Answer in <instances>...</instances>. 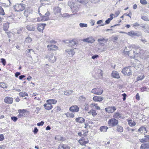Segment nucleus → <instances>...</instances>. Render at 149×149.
I'll list each match as a JSON object with an SVG mask.
<instances>
[{
    "mask_svg": "<svg viewBox=\"0 0 149 149\" xmlns=\"http://www.w3.org/2000/svg\"><path fill=\"white\" fill-rule=\"evenodd\" d=\"M129 52L128 56L131 58L139 57L142 59H145L148 57L147 53L139 47H136L134 48L133 52L130 51Z\"/></svg>",
    "mask_w": 149,
    "mask_h": 149,
    "instance_id": "nucleus-1",
    "label": "nucleus"
},
{
    "mask_svg": "<svg viewBox=\"0 0 149 149\" xmlns=\"http://www.w3.org/2000/svg\"><path fill=\"white\" fill-rule=\"evenodd\" d=\"M68 5L70 7L72 12L74 13L75 14L79 10V7L76 4L72 2H69L68 3Z\"/></svg>",
    "mask_w": 149,
    "mask_h": 149,
    "instance_id": "nucleus-2",
    "label": "nucleus"
},
{
    "mask_svg": "<svg viewBox=\"0 0 149 149\" xmlns=\"http://www.w3.org/2000/svg\"><path fill=\"white\" fill-rule=\"evenodd\" d=\"M132 67H126L123 68L122 70V72L124 75L130 76L132 74Z\"/></svg>",
    "mask_w": 149,
    "mask_h": 149,
    "instance_id": "nucleus-3",
    "label": "nucleus"
},
{
    "mask_svg": "<svg viewBox=\"0 0 149 149\" xmlns=\"http://www.w3.org/2000/svg\"><path fill=\"white\" fill-rule=\"evenodd\" d=\"M118 123V120L114 118L110 119L108 122V124L109 125L112 127H113L117 125Z\"/></svg>",
    "mask_w": 149,
    "mask_h": 149,
    "instance_id": "nucleus-4",
    "label": "nucleus"
},
{
    "mask_svg": "<svg viewBox=\"0 0 149 149\" xmlns=\"http://www.w3.org/2000/svg\"><path fill=\"white\" fill-rule=\"evenodd\" d=\"M24 5L22 3L17 4L14 6L15 10L16 11H21L25 9Z\"/></svg>",
    "mask_w": 149,
    "mask_h": 149,
    "instance_id": "nucleus-5",
    "label": "nucleus"
},
{
    "mask_svg": "<svg viewBox=\"0 0 149 149\" xmlns=\"http://www.w3.org/2000/svg\"><path fill=\"white\" fill-rule=\"evenodd\" d=\"M103 92V89L100 88H94L91 90V93L95 95H101Z\"/></svg>",
    "mask_w": 149,
    "mask_h": 149,
    "instance_id": "nucleus-6",
    "label": "nucleus"
},
{
    "mask_svg": "<svg viewBox=\"0 0 149 149\" xmlns=\"http://www.w3.org/2000/svg\"><path fill=\"white\" fill-rule=\"evenodd\" d=\"M54 54L51 53L46 56V58H47L49 61L51 63H53L55 62L56 60V58L54 56Z\"/></svg>",
    "mask_w": 149,
    "mask_h": 149,
    "instance_id": "nucleus-7",
    "label": "nucleus"
},
{
    "mask_svg": "<svg viewBox=\"0 0 149 149\" xmlns=\"http://www.w3.org/2000/svg\"><path fill=\"white\" fill-rule=\"evenodd\" d=\"M33 10L31 8H27L24 12V16L27 17L29 16L30 17L32 15Z\"/></svg>",
    "mask_w": 149,
    "mask_h": 149,
    "instance_id": "nucleus-8",
    "label": "nucleus"
},
{
    "mask_svg": "<svg viewBox=\"0 0 149 149\" xmlns=\"http://www.w3.org/2000/svg\"><path fill=\"white\" fill-rule=\"evenodd\" d=\"M105 110L106 112L108 113H113L115 111L116 109L113 106H109L105 108Z\"/></svg>",
    "mask_w": 149,
    "mask_h": 149,
    "instance_id": "nucleus-9",
    "label": "nucleus"
},
{
    "mask_svg": "<svg viewBox=\"0 0 149 149\" xmlns=\"http://www.w3.org/2000/svg\"><path fill=\"white\" fill-rule=\"evenodd\" d=\"M113 117L115 118L118 119L119 118L123 119L124 117L122 116V114L119 112H116L114 113Z\"/></svg>",
    "mask_w": 149,
    "mask_h": 149,
    "instance_id": "nucleus-10",
    "label": "nucleus"
},
{
    "mask_svg": "<svg viewBox=\"0 0 149 149\" xmlns=\"http://www.w3.org/2000/svg\"><path fill=\"white\" fill-rule=\"evenodd\" d=\"M58 149H70V146L67 144H60Z\"/></svg>",
    "mask_w": 149,
    "mask_h": 149,
    "instance_id": "nucleus-11",
    "label": "nucleus"
},
{
    "mask_svg": "<svg viewBox=\"0 0 149 149\" xmlns=\"http://www.w3.org/2000/svg\"><path fill=\"white\" fill-rule=\"evenodd\" d=\"M69 110L73 112H77L79 110V108L76 105H73L70 108Z\"/></svg>",
    "mask_w": 149,
    "mask_h": 149,
    "instance_id": "nucleus-12",
    "label": "nucleus"
},
{
    "mask_svg": "<svg viewBox=\"0 0 149 149\" xmlns=\"http://www.w3.org/2000/svg\"><path fill=\"white\" fill-rule=\"evenodd\" d=\"M82 40L84 42L91 43H92L95 41V40L92 36L84 39Z\"/></svg>",
    "mask_w": 149,
    "mask_h": 149,
    "instance_id": "nucleus-13",
    "label": "nucleus"
},
{
    "mask_svg": "<svg viewBox=\"0 0 149 149\" xmlns=\"http://www.w3.org/2000/svg\"><path fill=\"white\" fill-rule=\"evenodd\" d=\"M142 144L141 146V149H149V143L147 141Z\"/></svg>",
    "mask_w": 149,
    "mask_h": 149,
    "instance_id": "nucleus-14",
    "label": "nucleus"
},
{
    "mask_svg": "<svg viewBox=\"0 0 149 149\" xmlns=\"http://www.w3.org/2000/svg\"><path fill=\"white\" fill-rule=\"evenodd\" d=\"M48 49L49 50H56L57 49V47L56 45H49L47 46Z\"/></svg>",
    "mask_w": 149,
    "mask_h": 149,
    "instance_id": "nucleus-15",
    "label": "nucleus"
},
{
    "mask_svg": "<svg viewBox=\"0 0 149 149\" xmlns=\"http://www.w3.org/2000/svg\"><path fill=\"white\" fill-rule=\"evenodd\" d=\"M104 98L103 97L100 96H95L93 98V100L95 102H100L103 100Z\"/></svg>",
    "mask_w": 149,
    "mask_h": 149,
    "instance_id": "nucleus-16",
    "label": "nucleus"
},
{
    "mask_svg": "<svg viewBox=\"0 0 149 149\" xmlns=\"http://www.w3.org/2000/svg\"><path fill=\"white\" fill-rule=\"evenodd\" d=\"M111 75L114 78L119 79L120 78L118 73L115 71H113L111 73Z\"/></svg>",
    "mask_w": 149,
    "mask_h": 149,
    "instance_id": "nucleus-17",
    "label": "nucleus"
},
{
    "mask_svg": "<svg viewBox=\"0 0 149 149\" xmlns=\"http://www.w3.org/2000/svg\"><path fill=\"white\" fill-rule=\"evenodd\" d=\"M138 131L141 134H144L147 132L146 127L144 126H142L140 127L138 130Z\"/></svg>",
    "mask_w": 149,
    "mask_h": 149,
    "instance_id": "nucleus-18",
    "label": "nucleus"
},
{
    "mask_svg": "<svg viewBox=\"0 0 149 149\" xmlns=\"http://www.w3.org/2000/svg\"><path fill=\"white\" fill-rule=\"evenodd\" d=\"M4 101L5 102L8 104H12L13 102V99L10 97H6L5 98Z\"/></svg>",
    "mask_w": 149,
    "mask_h": 149,
    "instance_id": "nucleus-19",
    "label": "nucleus"
},
{
    "mask_svg": "<svg viewBox=\"0 0 149 149\" xmlns=\"http://www.w3.org/2000/svg\"><path fill=\"white\" fill-rule=\"evenodd\" d=\"M45 24H39L37 27L38 30L40 32H42L45 26Z\"/></svg>",
    "mask_w": 149,
    "mask_h": 149,
    "instance_id": "nucleus-20",
    "label": "nucleus"
},
{
    "mask_svg": "<svg viewBox=\"0 0 149 149\" xmlns=\"http://www.w3.org/2000/svg\"><path fill=\"white\" fill-rule=\"evenodd\" d=\"M65 52L68 53L69 55L72 56L74 54V49H69L65 50Z\"/></svg>",
    "mask_w": 149,
    "mask_h": 149,
    "instance_id": "nucleus-21",
    "label": "nucleus"
},
{
    "mask_svg": "<svg viewBox=\"0 0 149 149\" xmlns=\"http://www.w3.org/2000/svg\"><path fill=\"white\" fill-rule=\"evenodd\" d=\"M77 42V40L76 39H74L69 41V45L72 47L73 46L76 45Z\"/></svg>",
    "mask_w": 149,
    "mask_h": 149,
    "instance_id": "nucleus-22",
    "label": "nucleus"
},
{
    "mask_svg": "<svg viewBox=\"0 0 149 149\" xmlns=\"http://www.w3.org/2000/svg\"><path fill=\"white\" fill-rule=\"evenodd\" d=\"M43 106L45 107V109L48 110H50L53 107L52 105L48 103H47V104H44Z\"/></svg>",
    "mask_w": 149,
    "mask_h": 149,
    "instance_id": "nucleus-23",
    "label": "nucleus"
},
{
    "mask_svg": "<svg viewBox=\"0 0 149 149\" xmlns=\"http://www.w3.org/2000/svg\"><path fill=\"white\" fill-rule=\"evenodd\" d=\"M49 12H47L45 14V16L42 17V21L47 20L49 19Z\"/></svg>",
    "mask_w": 149,
    "mask_h": 149,
    "instance_id": "nucleus-24",
    "label": "nucleus"
},
{
    "mask_svg": "<svg viewBox=\"0 0 149 149\" xmlns=\"http://www.w3.org/2000/svg\"><path fill=\"white\" fill-rule=\"evenodd\" d=\"M108 129V127L105 126H102L100 127V130L101 132H106Z\"/></svg>",
    "mask_w": 149,
    "mask_h": 149,
    "instance_id": "nucleus-25",
    "label": "nucleus"
},
{
    "mask_svg": "<svg viewBox=\"0 0 149 149\" xmlns=\"http://www.w3.org/2000/svg\"><path fill=\"white\" fill-rule=\"evenodd\" d=\"M57 102V101L56 100H55L54 99L48 100L46 101V102L47 103H48L51 104H55Z\"/></svg>",
    "mask_w": 149,
    "mask_h": 149,
    "instance_id": "nucleus-26",
    "label": "nucleus"
},
{
    "mask_svg": "<svg viewBox=\"0 0 149 149\" xmlns=\"http://www.w3.org/2000/svg\"><path fill=\"white\" fill-rule=\"evenodd\" d=\"M73 93V91L71 90H67L64 91V94L68 96Z\"/></svg>",
    "mask_w": 149,
    "mask_h": 149,
    "instance_id": "nucleus-27",
    "label": "nucleus"
},
{
    "mask_svg": "<svg viewBox=\"0 0 149 149\" xmlns=\"http://www.w3.org/2000/svg\"><path fill=\"white\" fill-rule=\"evenodd\" d=\"M75 120L76 122L79 123H83L85 121V120L82 117H79L76 118Z\"/></svg>",
    "mask_w": 149,
    "mask_h": 149,
    "instance_id": "nucleus-28",
    "label": "nucleus"
},
{
    "mask_svg": "<svg viewBox=\"0 0 149 149\" xmlns=\"http://www.w3.org/2000/svg\"><path fill=\"white\" fill-rule=\"evenodd\" d=\"M26 29L30 31H34L35 30V28L32 25H27L26 26Z\"/></svg>",
    "mask_w": 149,
    "mask_h": 149,
    "instance_id": "nucleus-29",
    "label": "nucleus"
},
{
    "mask_svg": "<svg viewBox=\"0 0 149 149\" xmlns=\"http://www.w3.org/2000/svg\"><path fill=\"white\" fill-rule=\"evenodd\" d=\"M129 125L130 126H134L136 125V123L133 120H128Z\"/></svg>",
    "mask_w": 149,
    "mask_h": 149,
    "instance_id": "nucleus-30",
    "label": "nucleus"
},
{
    "mask_svg": "<svg viewBox=\"0 0 149 149\" xmlns=\"http://www.w3.org/2000/svg\"><path fill=\"white\" fill-rule=\"evenodd\" d=\"M113 15H114L113 14H112L110 15V17L108 18L107 20L105 21V24H108L110 23L111 21L113 19V17L112 16Z\"/></svg>",
    "mask_w": 149,
    "mask_h": 149,
    "instance_id": "nucleus-31",
    "label": "nucleus"
},
{
    "mask_svg": "<svg viewBox=\"0 0 149 149\" xmlns=\"http://www.w3.org/2000/svg\"><path fill=\"white\" fill-rule=\"evenodd\" d=\"M18 111L19 113H21V114L22 115V116H26V111L24 109L22 110L19 109V110Z\"/></svg>",
    "mask_w": 149,
    "mask_h": 149,
    "instance_id": "nucleus-32",
    "label": "nucleus"
},
{
    "mask_svg": "<svg viewBox=\"0 0 149 149\" xmlns=\"http://www.w3.org/2000/svg\"><path fill=\"white\" fill-rule=\"evenodd\" d=\"M79 142L82 146H84L86 144L89 142L88 141H86L85 140H79Z\"/></svg>",
    "mask_w": 149,
    "mask_h": 149,
    "instance_id": "nucleus-33",
    "label": "nucleus"
},
{
    "mask_svg": "<svg viewBox=\"0 0 149 149\" xmlns=\"http://www.w3.org/2000/svg\"><path fill=\"white\" fill-rule=\"evenodd\" d=\"M61 9L58 7H56L54 9V11L55 13H60L61 11Z\"/></svg>",
    "mask_w": 149,
    "mask_h": 149,
    "instance_id": "nucleus-34",
    "label": "nucleus"
},
{
    "mask_svg": "<svg viewBox=\"0 0 149 149\" xmlns=\"http://www.w3.org/2000/svg\"><path fill=\"white\" fill-rule=\"evenodd\" d=\"M9 27V23H6L3 24V29L4 31H7Z\"/></svg>",
    "mask_w": 149,
    "mask_h": 149,
    "instance_id": "nucleus-35",
    "label": "nucleus"
},
{
    "mask_svg": "<svg viewBox=\"0 0 149 149\" xmlns=\"http://www.w3.org/2000/svg\"><path fill=\"white\" fill-rule=\"evenodd\" d=\"M32 41V39L31 38L27 37L26 38L25 42L27 43H30Z\"/></svg>",
    "mask_w": 149,
    "mask_h": 149,
    "instance_id": "nucleus-36",
    "label": "nucleus"
},
{
    "mask_svg": "<svg viewBox=\"0 0 149 149\" xmlns=\"http://www.w3.org/2000/svg\"><path fill=\"white\" fill-rule=\"evenodd\" d=\"M116 130L118 132H122L123 131V128L122 126L118 125Z\"/></svg>",
    "mask_w": 149,
    "mask_h": 149,
    "instance_id": "nucleus-37",
    "label": "nucleus"
},
{
    "mask_svg": "<svg viewBox=\"0 0 149 149\" xmlns=\"http://www.w3.org/2000/svg\"><path fill=\"white\" fill-rule=\"evenodd\" d=\"M19 95L22 97H23L26 96H27L28 95V94L26 92H20L19 93Z\"/></svg>",
    "mask_w": 149,
    "mask_h": 149,
    "instance_id": "nucleus-38",
    "label": "nucleus"
},
{
    "mask_svg": "<svg viewBox=\"0 0 149 149\" xmlns=\"http://www.w3.org/2000/svg\"><path fill=\"white\" fill-rule=\"evenodd\" d=\"M135 31H132L130 32H128L127 34V35L130 36H134Z\"/></svg>",
    "mask_w": 149,
    "mask_h": 149,
    "instance_id": "nucleus-39",
    "label": "nucleus"
},
{
    "mask_svg": "<svg viewBox=\"0 0 149 149\" xmlns=\"http://www.w3.org/2000/svg\"><path fill=\"white\" fill-rule=\"evenodd\" d=\"M78 2L83 4H86L88 3V0H77Z\"/></svg>",
    "mask_w": 149,
    "mask_h": 149,
    "instance_id": "nucleus-40",
    "label": "nucleus"
},
{
    "mask_svg": "<svg viewBox=\"0 0 149 149\" xmlns=\"http://www.w3.org/2000/svg\"><path fill=\"white\" fill-rule=\"evenodd\" d=\"M144 78V75H139V76L137 78V81H139V80H141L143 79Z\"/></svg>",
    "mask_w": 149,
    "mask_h": 149,
    "instance_id": "nucleus-41",
    "label": "nucleus"
},
{
    "mask_svg": "<svg viewBox=\"0 0 149 149\" xmlns=\"http://www.w3.org/2000/svg\"><path fill=\"white\" fill-rule=\"evenodd\" d=\"M143 66L142 65L140 64L138 65L137 66L135 67L136 69H138V70H141L143 69Z\"/></svg>",
    "mask_w": 149,
    "mask_h": 149,
    "instance_id": "nucleus-42",
    "label": "nucleus"
},
{
    "mask_svg": "<svg viewBox=\"0 0 149 149\" xmlns=\"http://www.w3.org/2000/svg\"><path fill=\"white\" fill-rule=\"evenodd\" d=\"M105 41V39L104 38H102V39L100 38V39H98L97 40V41L99 42L100 43L101 45H102V44L104 45V44L102 42H104V41Z\"/></svg>",
    "mask_w": 149,
    "mask_h": 149,
    "instance_id": "nucleus-43",
    "label": "nucleus"
},
{
    "mask_svg": "<svg viewBox=\"0 0 149 149\" xmlns=\"http://www.w3.org/2000/svg\"><path fill=\"white\" fill-rule=\"evenodd\" d=\"M1 62L2 63L3 66H5L6 63L5 59L3 58L1 59Z\"/></svg>",
    "mask_w": 149,
    "mask_h": 149,
    "instance_id": "nucleus-44",
    "label": "nucleus"
},
{
    "mask_svg": "<svg viewBox=\"0 0 149 149\" xmlns=\"http://www.w3.org/2000/svg\"><path fill=\"white\" fill-rule=\"evenodd\" d=\"M142 33L139 32L135 31L134 36L137 37L141 36L142 35Z\"/></svg>",
    "mask_w": 149,
    "mask_h": 149,
    "instance_id": "nucleus-45",
    "label": "nucleus"
},
{
    "mask_svg": "<svg viewBox=\"0 0 149 149\" xmlns=\"http://www.w3.org/2000/svg\"><path fill=\"white\" fill-rule=\"evenodd\" d=\"M73 15L70 14L69 15L68 13H64L62 15V16L63 17H69L70 16H71Z\"/></svg>",
    "mask_w": 149,
    "mask_h": 149,
    "instance_id": "nucleus-46",
    "label": "nucleus"
},
{
    "mask_svg": "<svg viewBox=\"0 0 149 149\" xmlns=\"http://www.w3.org/2000/svg\"><path fill=\"white\" fill-rule=\"evenodd\" d=\"M7 87V85L6 84H5L4 83L1 82V87L5 88H6Z\"/></svg>",
    "mask_w": 149,
    "mask_h": 149,
    "instance_id": "nucleus-47",
    "label": "nucleus"
},
{
    "mask_svg": "<svg viewBox=\"0 0 149 149\" xmlns=\"http://www.w3.org/2000/svg\"><path fill=\"white\" fill-rule=\"evenodd\" d=\"M79 26L81 28L83 27H87V24L85 23H80L79 24Z\"/></svg>",
    "mask_w": 149,
    "mask_h": 149,
    "instance_id": "nucleus-48",
    "label": "nucleus"
},
{
    "mask_svg": "<svg viewBox=\"0 0 149 149\" xmlns=\"http://www.w3.org/2000/svg\"><path fill=\"white\" fill-rule=\"evenodd\" d=\"M140 2L142 5H146L147 4V1L146 0H140Z\"/></svg>",
    "mask_w": 149,
    "mask_h": 149,
    "instance_id": "nucleus-49",
    "label": "nucleus"
},
{
    "mask_svg": "<svg viewBox=\"0 0 149 149\" xmlns=\"http://www.w3.org/2000/svg\"><path fill=\"white\" fill-rule=\"evenodd\" d=\"M92 105H93L95 108L97 110H100V108L99 107H98L97 104H91Z\"/></svg>",
    "mask_w": 149,
    "mask_h": 149,
    "instance_id": "nucleus-50",
    "label": "nucleus"
},
{
    "mask_svg": "<svg viewBox=\"0 0 149 149\" xmlns=\"http://www.w3.org/2000/svg\"><path fill=\"white\" fill-rule=\"evenodd\" d=\"M120 10H117L115 12L114 15L115 16V17H117L120 14Z\"/></svg>",
    "mask_w": 149,
    "mask_h": 149,
    "instance_id": "nucleus-51",
    "label": "nucleus"
},
{
    "mask_svg": "<svg viewBox=\"0 0 149 149\" xmlns=\"http://www.w3.org/2000/svg\"><path fill=\"white\" fill-rule=\"evenodd\" d=\"M55 140H62L63 139V138L61 137L60 136H57L55 137Z\"/></svg>",
    "mask_w": 149,
    "mask_h": 149,
    "instance_id": "nucleus-52",
    "label": "nucleus"
},
{
    "mask_svg": "<svg viewBox=\"0 0 149 149\" xmlns=\"http://www.w3.org/2000/svg\"><path fill=\"white\" fill-rule=\"evenodd\" d=\"M141 18L145 21H148L149 20L147 17L146 16H143L141 17Z\"/></svg>",
    "mask_w": 149,
    "mask_h": 149,
    "instance_id": "nucleus-53",
    "label": "nucleus"
},
{
    "mask_svg": "<svg viewBox=\"0 0 149 149\" xmlns=\"http://www.w3.org/2000/svg\"><path fill=\"white\" fill-rule=\"evenodd\" d=\"M11 119L14 122H16L17 120V117L15 116L12 117L11 118Z\"/></svg>",
    "mask_w": 149,
    "mask_h": 149,
    "instance_id": "nucleus-54",
    "label": "nucleus"
},
{
    "mask_svg": "<svg viewBox=\"0 0 149 149\" xmlns=\"http://www.w3.org/2000/svg\"><path fill=\"white\" fill-rule=\"evenodd\" d=\"M5 15V13L4 12V10L3 8H2L1 7V15Z\"/></svg>",
    "mask_w": 149,
    "mask_h": 149,
    "instance_id": "nucleus-55",
    "label": "nucleus"
},
{
    "mask_svg": "<svg viewBox=\"0 0 149 149\" xmlns=\"http://www.w3.org/2000/svg\"><path fill=\"white\" fill-rule=\"evenodd\" d=\"M68 115L72 118H73L74 117V114L73 113H68L66 115Z\"/></svg>",
    "mask_w": 149,
    "mask_h": 149,
    "instance_id": "nucleus-56",
    "label": "nucleus"
},
{
    "mask_svg": "<svg viewBox=\"0 0 149 149\" xmlns=\"http://www.w3.org/2000/svg\"><path fill=\"white\" fill-rule=\"evenodd\" d=\"M44 124V122L42 121L41 122L38 123L37 124V125L38 126H42Z\"/></svg>",
    "mask_w": 149,
    "mask_h": 149,
    "instance_id": "nucleus-57",
    "label": "nucleus"
},
{
    "mask_svg": "<svg viewBox=\"0 0 149 149\" xmlns=\"http://www.w3.org/2000/svg\"><path fill=\"white\" fill-rule=\"evenodd\" d=\"M147 88L145 87H142L141 89V92H143L146 91Z\"/></svg>",
    "mask_w": 149,
    "mask_h": 149,
    "instance_id": "nucleus-58",
    "label": "nucleus"
},
{
    "mask_svg": "<svg viewBox=\"0 0 149 149\" xmlns=\"http://www.w3.org/2000/svg\"><path fill=\"white\" fill-rule=\"evenodd\" d=\"M92 114L93 116H95L97 115L96 111L95 110H92Z\"/></svg>",
    "mask_w": 149,
    "mask_h": 149,
    "instance_id": "nucleus-59",
    "label": "nucleus"
},
{
    "mask_svg": "<svg viewBox=\"0 0 149 149\" xmlns=\"http://www.w3.org/2000/svg\"><path fill=\"white\" fill-rule=\"evenodd\" d=\"M38 21H42V17L37 18Z\"/></svg>",
    "mask_w": 149,
    "mask_h": 149,
    "instance_id": "nucleus-60",
    "label": "nucleus"
},
{
    "mask_svg": "<svg viewBox=\"0 0 149 149\" xmlns=\"http://www.w3.org/2000/svg\"><path fill=\"white\" fill-rule=\"evenodd\" d=\"M21 74V73L20 72H16L15 74V77H18V76Z\"/></svg>",
    "mask_w": 149,
    "mask_h": 149,
    "instance_id": "nucleus-61",
    "label": "nucleus"
},
{
    "mask_svg": "<svg viewBox=\"0 0 149 149\" xmlns=\"http://www.w3.org/2000/svg\"><path fill=\"white\" fill-rule=\"evenodd\" d=\"M145 140H149V135L145 134Z\"/></svg>",
    "mask_w": 149,
    "mask_h": 149,
    "instance_id": "nucleus-62",
    "label": "nucleus"
},
{
    "mask_svg": "<svg viewBox=\"0 0 149 149\" xmlns=\"http://www.w3.org/2000/svg\"><path fill=\"white\" fill-rule=\"evenodd\" d=\"M79 99H82L84 101H85L86 99V98L85 97H84L83 95H81L79 97Z\"/></svg>",
    "mask_w": 149,
    "mask_h": 149,
    "instance_id": "nucleus-63",
    "label": "nucleus"
},
{
    "mask_svg": "<svg viewBox=\"0 0 149 149\" xmlns=\"http://www.w3.org/2000/svg\"><path fill=\"white\" fill-rule=\"evenodd\" d=\"M95 23V22L94 20H91L90 22V24L91 26H93L94 25Z\"/></svg>",
    "mask_w": 149,
    "mask_h": 149,
    "instance_id": "nucleus-64",
    "label": "nucleus"
}]
</instances>
